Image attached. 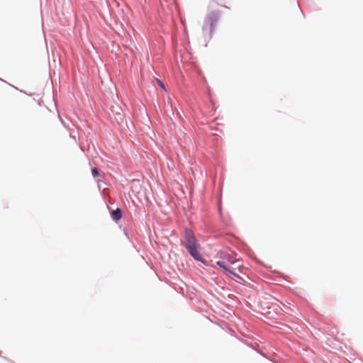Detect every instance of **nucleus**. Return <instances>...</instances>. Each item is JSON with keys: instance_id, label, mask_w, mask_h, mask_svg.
I'll return each instance as SVG.
<instances>
[{"instance_id": "obj_1", "label": "nucleus", "mask_w": 363, "mask_h": 363, "mask_svg": "<svg viewBox=\"0 0 363 363\" xmlns=\"http://www.w3.org/2000/svg\"><path fill=\"white\" fill-rule=\"evenodd\" d=\"M219 257L221 260L216 262L217 265L236 278L241 279L235 272L236 269H239L241 267L240 261L236 257V254L233 252H220Z\"/></svg>"}, {"instance_id": "obj_2", "label": "nucleus", "mask_w": 363, "mask_h": 363, "mask_svg": "<svg viewBox=\"0 0 363 363\" xmlns=\"http://www.w3.org/2000/svg\"><path fill=\"white\" fill-rule=\"evenodd\" d=\"M210 11L205 18V25L203 29L209 30L212 32L216 23L218 22L220 13L219 11L216 10V3L211 1L209 4Z\"/></svg>"}, {"instance_id": "obj_3", "label": "nucleus", "mask_w": 363, "mask_h": 363, "mask_svg": "<svg viewBox=\"0 0 363 363\" xmlns=\"http://www.w3.org/2000/svg\"><path fill=\"white\" fill-rule=\"evenodd\" d=\"M186 249H189L190 247H193L197 245L196 238L192 235V233L189 230H186Z\"/></svg>"}, {"instance_id": "obj_4", "label": "nucleus", "mask_w": 363, "mask_h": 363, "mask_svg": "<svg viewBox=\"0 0 363 363\" xmlns=\"http://www.w3.org/2000/svg\"><path fill=\"white\" fill-rule=\"evenodd\" d=\"M190 255L196 260H201V255L197 250V245L187 249Z\"/></svg>"}, {"instance_id": "obj_5", "label": "nucleus", "mask_w": 363, "mask_h": 363, "mask_svg": "<svg viewBox=\"0 0 363 363\" xmlns=\"http://www.w3.org/2000/svg\"><path fill=\"white\" fill-rule=\"evenodd\" d=\"M111 218L115 221L119 220L122 218V211L120 208H116L111 212Z\"/></svg>"}, {"instance_id": "obj_6", "label": "nucleus", "mask_w": 363, "mask_h": 363, "mask_svg": "<svg viewBox=\"0 0 363 363\" xmlns=\"http://www.w3.org/2000/svg\"><path fill=\"white\" fill-rule=\"evenodd\" d=\"M91 173L94 178L97 177L99 175V170L97 168H93L91 169Z\"/></svg>"}, {"instance_id": "obj_7", "label": "nucleus", "mask_w": 363, "mask_h": 363, "mask_svg": "<svg viewBox=\"0 0 363 363\" xmlns=\"http://www.w3.org/2000/svg\"><path fill=\"white\" fill-rule=\"evenodd\" d=\"M156 81H157V83L158 84V85H159V86H160L162 89H164V91H167V89H166V88H165L164 84H163V82H162L161 80H160V79H156Z\"/></svg>"}]
</instances>
